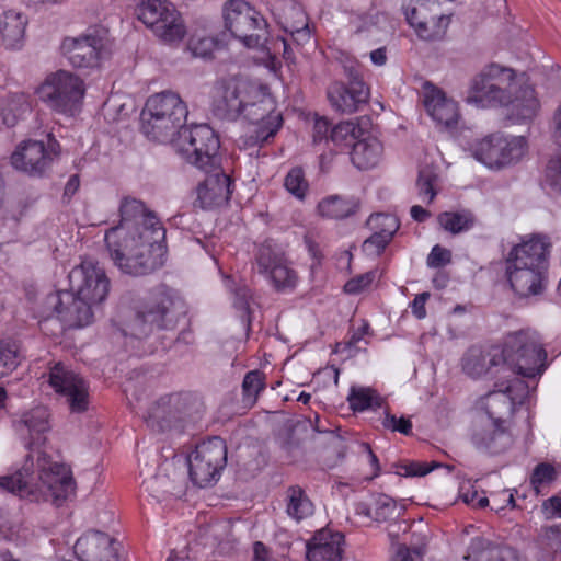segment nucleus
Wrapping results in <instances>:
<instances>
[{
    "mask_svg": "<svg viewBox=\"0 0 561 561\" xmlns=\"http://www.w3.org/2000/svg\"><path fill=\"white\" fill-rule=\"evenodd\" d=\"M188 473L192 482L204 488L217 481L227 463V447L220 437H211L198 444L187 457Z\"/></svg>",
    "mask_w": 561,
    "mask_h": 561,
    "instance_id": "9b49d317",
    "label": "nucleus"
},
{
    "mask_svg": "<svg viewBox=\"0 0 561 561\" xmlns=\"http://www.w3.org/2000/svg\"><path fill=\"white\" fill-rule=\"evenodd\" d=\"M104 118L117 128L126 126L129 118V108L124 103H118L116 100H108L103 107Z\"/></svg>",
    "mask_w": 561,
    "mask_h": 561,
    "instance_id": "09e8293b",
    "label": "nucleus"
},
{
    "mask_svg": "<svg viewBox=\"0 0 561 561\" xmlns=\"http://www.w3.org/2000/svg\"><path fill=\"white\" fill-rule=\"evenodd\" d=\"M423 104L428 116L436 125L448 131L460 130L463 127L459 104L442 89L425 84Z\"/></svg>",
    "mask_w": 561,
    "mask_h": 561,
    "instance_id": "6ab92c4d",
    "label": "nucleus"
},
{
    "mask_svg": "<svg viewBox=\"0 0 561 561\" xmlns=\"http://www.w3.org/2000/svg\"><path fill=\"white\" fill-rule=\"evenodd\" d=\"M93 305L95 304L79 297L71 289L55 291L46 296L43 313L45 320L56 317L69 328H82L92 321Z\"/></svg>",
    "mask_w": 561,
    "mask_h": 561,
    "instance_id": "f8f14e48",
    "label": "nucleus"
},
{
    "mask_svg": "<svg viewBox=\"0 0 561 561\" xmlns=\"http://www.w3.org/2000/svg\"><path fill=\"white\" fill-rule=\"evenodd\" d=\"M400 515L397 502L386 495L378 494L374 500V520L385 523L396 519Z\"/></svg>",
    "mask_w": 561,
    "mask_h": 561,
    "instance_id": "a18cd8bd",
    "label": "nucleus"
},
{
    "mask_svg": "<svg viewBox=\"0 0 561 561\" xmlns=\"http://www.w3.org/2000/svg\"><path fill=\"white\" fill-rule=\"evenodd\" d=\"M284 251L272 240L261 243L255 251L254 262L259 274L264 277L286 260Z\"/></svg>",
    "mask_w": 561,
    "mask_h": 561,
    "instance_id": "e433bc0d",
    "label": "nucleus"
},
{
    "mask_svg": "<svg viewBox=\"0 0 561 561\" xmlns=\"http://www.w3.org/2000/svg\"><path fill=\"white\" fill-rule=\"evenodd\" d=\"M436 181L437 174L430 167L422 168L419 171V176L416 181L419 195L427 197L428 203H431L437 194L436 190L434 188Z\"/></svg>",
    "mask_w": 561,
    "mask_h": 561,
    "instance_id": "603ef678",
    "label": "nucleus"
},
{
    "mask_svg": "<svg viewBox=\"0 0 561 561\" xmlns=\"http://www.w3.org/2000/svg\"><path fill=\"white\" fill-rule=\"evenodd\" d=\"M382 150V142H353L350 156L357 169L367 170L378 163Z\"/></svg>",
    "mask_w": 561,
    "mask_h": 561,
    "instance_id": "58836bf2",
    "label": "nucleus"
},
{
    "mask_svg": "<svg viewBox=\"0 0 561 561\" xmlns=\"http://www.w3.org/2000/svg\"><path fill=\"white\" fill-rule=\"evenodd\" d=\"M556 468L548 462H541L535 467L530 477V483L534 489L539 492L541 486L551 483L556 480Z\"/></svg>",
    "mask_w": 561,
    "mask_h": 561,
    "instance_id": "5fc2aeb1",
    "label": "nucleus"
},
{
    "mask_svg": "<svg viewBox=\"0 0 561 561\" xmlns=\"http://www.w3.org/2000/svg\"><path fill=\"white\" fill-rule=\"evenodd\" d=\"M25 456L21 469L13 474L0 477V488L20 496L31 495L46 488L54 502L60 505L75 492L76 482L69 466L51 460L44 451Z\"/></svg>",
    "mask_w": 561,
    "mask_h": 561,
    "instance_id": "39448f33",
    "label": "nucleus"
},
{
    "mask_svg": "<svg viewBox=\"0 0 561 561\" xmlns=\"http://www.w3.org/2000/svg\"><path fill=\"white\" fill-rule=\"evenodd\" d=\"M350 82H333L327 90L330 105L340 113L352 114L369 99V89L357 72L350 71Z\"/></svg>",
    "mask_w": 561,
    "mask_h": 561,
    "instance_id": "aec40b11",
    "label": "nucleus"
},
{
    "mask_svg": "<svg viewBox=\"0 0 561 561\" xmlns=\"http://www.w3.org/2000/svg\"><path fill=\"white\" fill-rule=\"evenodd\" d=\"M540 549L553 554L561 553V522L542 527L540 534Z\"/></svg>",
    "mask_w": 561,
    "mask_h": 561,
    "instance_id": "3c124183",
    "label": "nucleus"
},
{
    "mask_svg": "<svg viewBox=\"0 0 561 561\" xmlns=\"http://www.w3.org/2000/svg\"><path fill=\"white\" fill-rule=\"evenodd\" d=\"M284 186L297 199L304 201L309 191V183L305 178L302 168L295 167L290 169L285 176Z\"/></svg>",
    "mask_w": 561,
    "mask_h": 561,
    "instance_id": "c03bdc74",
    "label": "nucleus"
},
{
    "mask_svg": "<svg viewBox=\"0 0 561 561\" xmlns=\"http://www.w3.org/2000/svg\"><path fill=\"white\" fill-rule=\"evenodd\" d=\"M376 277L375 271H369L348 279L344 285V291L356 295L370 286Z\"/></svg>",
    "mask_w": 561,
    "mask_h": 561,
    "instance_id": "052dcab7",
    "label": "nucleus"
},
{
    "mask_svg": "<svg viewBox=\"0 0 561 561\" xmlns=\"http://www.w3.org/2000/svg\"><path fill=\"white\" fill-rule=\"evenodd\" d=\"M48 382L54 390L66 398L71 413L87 412L90 407L88 382L67 369L61 363H56L48 374Z\"/></svg>",
    "mask_w": 561,
    "mask_h": 561,
    "instance_id": "dca6fc26",
    "label": "nucleus"
},
{
    "mask_svg": "<svg viewBox=\"0 0 561 561\" xmlns=\"http://www.w3.org/2000/svg\"><path fill=\"white\" fill-rule=\"evenodd\" d=\"M430 294L425 291L416 295L411 302V311L417 319H424L426 317L425 304Z\"/></svg>",
    "mask_w": 561,
    "mask_h": 561,
    "instance_id": "338daca9",
    "label": "nucleus"
},
{
    "mask_svg": "<svg viewBox=\"0 0 561 561\" xmlns=\"http://www.w3.org/2000/svg\"><path fill=\"white\" fill-rule=\"evenodd\" d=\"M313 140H369L376 138L373 121L369 116L341 122L331 127L325 117H312Z\"/></svg>",
    "mask_w": 561,
    "mask_h": 561,
    "instance_id": "f3484780",
    "label": "nucleus"
},
{
    "mask_svg": "<svg viewBox=\"0 0 561 561\" xmlns=\"http://www.w3.org/2000/svg\"><path fill=\"white\" fill-rule=\"evenodd\" d=\"M546 359L547 353L537 333L523 330L507 334L501 345L486 350L470 347L462 358V369L472 378L484 374L535 378L545 371Z\"/></svg>",
    "mask_w": 561,
    "mask_h": 561,
    "instance_id": "f03ea898",
    "label": "nucleus"
},
{
    "mask_svg": "<svg viewBox=\"0 0 561 561\" xmlns=\"http://www.w3.org/2000/svg\"><path fill=\"white\" fill-rule=\"evenodd\" d=\"M115 540L99 530H89L77 539L73 551L80 561H118Z\"/></svg>",
    "mask_w": 561,
    "mask_h": 561,
    "instance_id": "a878e982",
    "label": "nucleus"
},
{
    "mask_svg": "<svg viewBox=\"0 0 561 561\" xmlns=\"http://www.w3.org/2000/svg\"><path fill=\"white\" fill-rule=\"evenodd\" d=\"M471 443L479 451L494 456L510 449L514 437L508 424L481 421L472 428Z\"/></svg>",
    "mask_w": 561,
    "mask_h": 561,
    "instance_id": "4be33fe9",
    "label": "nucleus"
},
{
    "mask_svg": "<svg viewBox=\"0 0 561 561\" xmlns=\"http://www.w3.org/2000/svg\"><path fill=\"white\" fill-rule=\"evenodd\" d=\"M85 90L84 80L77 73L59 69L44 78L35 94L51 111L76 116L81 111Z\"/></svg>",
    "mask_w": 561,
    "mask_h": 561,
    "instance_id": "0eeeda50",
    "label": "nucleus"
},
{
    "mask_svg": "<svg viewBox=\"0 0 561 561\" xmlns=\"http://www.w3.org/2000/svg\"><path fill=\"white\" fill-rule=\"evenodd\" d=\"M265 277L270 280L276 291L293 290L298 280L297 273L289 266L287 259L272 270V272Z\"/></svg>",
    "mask_w": 561,
    "mask_h": 561,
    "instance_id": "79ce46f5",
    "label": "nucleus"
},
{
    "mask_svg": "<svg viewBox=\"0 0 561 561\" xmlns=\"http://www.w3.org/2000/svg\"><path fill=\"white\" fill-rule=\"evenodd\" d=\"M232 192L233 181L229 175L224 172L210 174L197 185L193 206L203 210L213 209L228 203Z\"/></svg>",
    "mask_w": 561,
    "mask_h": 561,
    "instance_id": "393cba45",
    "label": "nucleus"
},
{
    "mask_svg": "<svg viewBox=\"0 0 561 561\" xmlns=\"http://www.w3.org/2000/svg\"><path fill=\"white\" fill-rule=\"evenodd\" d=\"M20 364V353L15 344L0 343V379L10 375Z\"/></svg>",
    "mask_w": 561,
    "mask_h": 561,
    "instance_id": "8fccbe9b",
    "label": "nucleus"
},
{
    "mask_svg": "<svg viewBox=\"0 0 561 561\" xmlns=\"http://www.w3.org/2000/svg\"><path fill=\"white\" fill-rule=\"evenodd\" d=\"M136 14L139 21L165 43L180 42L186 34L180 12L169 0H145L137 5Z\"/></svg>",
    "mask_w": 561,
    "mask_h": 561,
    "instance_id": "9d476101",
    "label": "nucleus"
},
{
    "mask_svg": "<svg viewBox=\"0 0 561 561\" xmlns=\"http://www.w3.org/2000/svg\"><path fill=\"white\" fill-rule=\"evenodd\" d=\"M465 148L489 168H501L519 160L527 151V142H467Z\"/></svg>",
    "mask_w": 561,
    "mask_h": 561,
    "instance_id": "412c9836",
    "label": "nucleus"
},
{
    "mask_svg": "<svg viewBox=\"0 0 561 561\" xmlns=\"http://www.w3.org/2000/svg\"><path fill=\"white\" fill-rule=\"evenodd\" d=\"M343 542L341 533L321 529L307 543V558L309 561H341Z\"/></svg>",
    "mask_w": 561,
    "mask_h": 561,
    "instance_id": "c85d7f7f",
    "label": "nucleus"
},
{
    "mask_svg": "<svg viewBox=\"0 0 561 561\" xmlns=\"http://www.w3.org/2000/svg\"><path fill=\"white\" fill-rule=\"evenodd\" d=\"M449 22V16L443 14L439 8H436L435 12H431L430 16H416L415 9L409 10L408 13V24L423 41L442 39L446 34Z\"/></svg>",
    "mask_w": 561,
    "mask_h": 561,
    "instance_id": "c756f323",
    "label": "nucleus"
},
{
    "mask_svg": "<svg viewBox=\"0 0 561 561\" xmlns=\"http://www.w3.org/2000/svg\"><path fill=\"white\" fill-rule=\"evenodd\" d=\"M551 249L552 243L548 236L534 233L508 251L505 263H525L528 266L548 268Z\"/></svg>",
    "mask_w": 561,
    "mask_h": 561,
    "instance_id": "b1692460",
    "label": "nucleus"
},
{
    "mask_svg": "<svg viewBox=\"0 0 561 561\" xmlns=\"http://www.w3.org/2000/svg\"><path fill=\"white\" fill-rule=\"evenodd\" d=\"M139 130L144 137L152 140L178 137L179 140H211L217 137L206 123L179 125L145 103L139 115Z\"/></svg>",
    "mask_w": 561,
    "mask_h": 561,
    "instance_id": "1a4fd4ad",
    "label": "nucleus"
},
{
    "mask_svg": "<svg viewBox=\"0 0 561 561\" xmlns=\"http://www.w3.org/2000/svg\"><path fill=\"white\" fill-rule=\"evenodd\" d=\"M293 13L297 18V26L290 28V37L297 45H305L311 37L307 15L297 7H293Z\"/></svg>",
    "mask_w": 561,
    "mask_h": 561,
    "instance_id": "864d4df0",
    "label": "nucleus"
},
{
    "mask_svg": "<svg viewBox=\"0 0 561 561\" xmlns=\"http://www.w3.org/2000/svg\"><path fill=\"white\" fill-rule=\"evenodd\" d=\"M439 8L436 0H403L402 11L408 21L409 10L415 9L416 16H430L431 12H435Z\"/></svg>",
    "mask_w": 561,
    "mask_h": 561,
    "instance_id": "6e6d98bb",
    "label": "nucleus"
},
{
    "mask_svg": "<svg viewBox=\"0 0 561 561\" xmlns=\"http://www.w3.org/2000/svg\"><path fill=\"white\" fill-rule=\"evenodd\" d=\"M492 561H522L516 549L508 546H497L493 551Z\"/></svg>",
    "mask_w": 561,
    "mask_h": 561,
    "instance_id": "69168bd1",
    "label": "nucleus"
},
{
    "mask_svg": "<svg viewBox=\"0 0 561 561\" xmlns=\"http://www.w3.org/2000/svg\"><path fill=\"white\" fill-rule=\"evenodd\" d=\"M15 430L23 437L24 447L34 454L41 451L45 444V434L50 431V412L45 405H37L24 412L14 424Z\"/></svg>",
    "mask_w": 561,
    "mask_h": 561,
    "instance_id": "5701e85b",
    "label": "nucleus"
},
{
    "mask_svg": "<svg viewBox=\"0 0 561 561\" xmlns=\"http://www.w3.org/2000/svg\"><path fill=\"white\" fill-rule=\"evenodd\" d=\"M30 112V98L23 92L8 94L0 101V119L5 127H13Z\"/></svg>",
    "mask_w": 561,
    "mask_h": 561,
    "instance_id": "f704fd0d",
    "label": "nucleus"
},
{
    "mask_svg": "<svg viewBox=\"0 0 561 561\" xmlns=\"http://www.w3.org/2000/svg\"><path fill=\"white\" fill-rule=\"evenodd\" d=\"M28 19L25 14L8 10L0 19V36L8 49H20L25 42Z\"/></svg>",
    "mask_w": 561,
    "mask_h": 561,
    "instance_id": "2f4dec72",
    "label": "nucleus"
},
{
    "mask_svg": "<svg viewBox=\"0 0 561 561\" xmlns=\"http://www.w3.org/2000/svg\"><path fill=\"white\" fill-rule=\"evenodd\" d=\"M70 289L79 297L95 305L105 300L110 291V279L104 270L92 260H84L69 273Z\"/></svg>",
    "mask_w": 561,
    "mask_h": 561,
    "instance_id": "2eb2a0df",
    "label": "nucleus"
},
{
    "mask_svg": "<svg viewBox=\"0 0 561 561\" xmlns=\"http://www.w3.org/2000/svg\"><path fill=\"white\" fill-rule=\"evenodd\" d=\"M548 268L505 263V273L512 289L520 297L539 295L545 288Z\"/></svg>",
    "mask_w": 561,
    "mask_h": 561,
    "instance_id": "bb28decb",
    "label": "nucleus"
},
{
    "mask_svg": "<svg viewBox=\"0 0 561 561\" xmlns=\"http://www.w3.org/2000/svg\"><path fill=\"white\" fill-rule=\"evenodd\" d=\"M514 398L512 397V387L506 385L504 388L490 391L483 401V408L488 414V420L508 424L507 417L514 412Z\"/></svg>",
    "mask_w": 561,
    "mask_h": 561,
    "instance_id": "473e14b6",
    "label": "nucleus"
},
{
    "mask_svg": "<svg viewBox=\"0 0 561 561\" xmlns=\"http://www.w3.org/2000/svg\"><path fill=\"white\" fill-rule=\"evenodd\" d=\"M541 507L546 518H561V496L554 495L545 500Z\"/></svg>",
    "mask_w": 561,
    "mask_h": 561,
    "instance_id": "0e129e2a",
    "label": "nucleus"
},
{
    "mask_svg": "<svg viewBox=\"0 0 561 561\" xmlns=\"http://www.w3.org/2000/svg\"><path fill=\"white\" fill-rule=\"evenodd\" d=\"M175 151L190 164L209 173L220 165V142H171Z\"/></svg>",
    "mask_w": 561,
    "mask_h": 561,
    "instance_id": "cd10ccee",
    "label": "nucleus"
},
{
    "mask_svg": "<svg viewBox=\"0 0 561 561\" xmlns=\"http://www.w3.org/2000/svg\"><path fill=\"white\" fill-rule=\"evenodd\" d=\"M350 408L354 412H364L366 410H377L383 407L385 400L370 387L352 386L347 396Z\"/></svg>",
    "mask_w": 561,
    "mask_h": 561,
    "instance_id": "4c0bfd02",
    "label": "nucleus"
},
{
    "mask_svg": "<svg viewBox=\"0 0 561 561\" xmlns=\"http://www.w3.org/2000/svg\"><path fill=\"white\" fill-rule=\"evenodd\" d=\"M360 201L355 196L329 195L322 198L317 206L321 217L344 220L357 214Z\"/></svg>",
    "mask_w": 561,
    "mask_h": 561,
    "instance_id": "72a5a7b5",
    "label": "nucleus"
},
{
    "mask_svg": "<svg viewBox=\"0 0 561 561\" xmlns=\"http://www.w3.org/2000/svg\"><path fill=\"white\" fill-rule=\"evenodd\" d=\"M204 404L191 392H178L161 397L151 409L147 425L154 432L182 431L187 422L202 415Z\"/></svg>",
    "mask_w": 561,
    "mask_h": 561,
    "instance_id": "6e6552de",
    "label": "nucleus"
},
{
    "mask_svg": "<svg viewBox=\"0 0 561 561\" xmlns=\"http://www.w3.org/2000/svg\"><path fill=\"white\" fill-rule=\"evenodd\" d=\"M465 101L480 108L507 107L516 119H531L540 107L534 88L499 64L485 66L471 79Z\"/></svg>",
    "mask_w": 561,
    "mask_h": 561,
    "instance_id": "7ed1b4c3",
    "label": "nucleus"
},
{
    "mask_svg": "<svg viewBox=\"0 0 561 561\" xmlns=\"http://www.w3.org/2000/svg\"><path fill=\"white\" fill-rule=\"evenodd\" d=\"M121 220L105 232V244L113 264L124 274L146 276L165 263V229L141 201L124 198Z\"/></svg>",
    "mask_w": 561,
    "mask_h": 561,
    "instance_id": "f257e3e1",
    "label": "nucleus"
},
{
    "mask_svg": "<svg viewBox=\"0 0 561 561\" xmlns=\"http://www.w3.org/2000/svg\"><path fill=\"white\" fill-rule=\"evenodd\" d=\"M397 468V474L403 477H424L430 473L437 465L428 466L417 461H411L408 463H400L394 466Z\"/></svg>",
    "mask_w": 561,
    "mask_h": 561,
    "instance_id": "680f3d73",
    "label": "nucleus"
},
{
    "mask_svg": "<svg viewBox=\"0 0 561 561\" xmlns=\"http://www.w3.org/2000/svg\"><path fill=\"white\" fill-rule=\"evenodd\" d=\"M286 514L299 523L314 512V505L306 491L299 485H290L285 492Z\"/></svg>",
    "mask_w": 561,
    "mask_h": 561,
    "instance_id": "c9c22d12",
    "label": "nucleus"
},
{
    "mask_svg": "<svg viewBox=\"0 0 561 561\" xmlns=\"http://www.w3.org/2000/svg\"><path fill=\"white\" fill-rule=\"evenodd\" d=\"M224 20L226 28L247 47L254 48L262 44V36L251 32L261 30L265 22L248 2L243 0L227 1L224 5Z\"/></svg>",
    "mask_w": 561,
    "mask_h": 561,
    "instance_id": "4468645a",
    "label": "nucleus"
},
{
    "mask_svg": "<svg viewBox=\"0 0 561 561\" xmlns=\"http://www.w3.org/2000/svg\"><path fill=\"white\" fill-rule=\"evenodd\" d=\"M146 104L156 110L160 116H164L179 125H185L188 108L182 98L173 91L165 90L150 95Z\"/></svg>",
    "mask_w": 561,
    "mask_h": 561,
    "instance_id": "7c9ffc66",
    "label": "nucleus"
},
{
    "mask_svg": "<svg viewBox=\"0 0 561 561\" xmlns=\"http://www.w3.org/2000/svg\"><path fill=\"white\" fill-rule=\"evenodd\" d=\"M222 111L230 119L243 117L256 126L255 140H268L282 127V114L266 88L250 80L233 77L221 84Z\"/></svg>",
    "mask_w": 561,
    "mask_h": 561,
    "instance_id": "20e7f679",
    "label": "nucleus"
},
{
    "mask_svg": "<svg viewBox=\"0 0 561 561\" xmlns=\"http://www.w3.org/2000/svg\"><path fill=\"white\" fill-rule=\"evenodd\" d=\"M391 240L390 234H380L373 231V234L364 241L363 251L368 255L379 256Z\"/></svg>",
    "mask_w": 561,
    "mask_h": 561,
    "instance_id": "4d7b16f0",
    "label": "nucleus"
},
{
    "mask_svg": "<svg viewBox=\"0 0 561 561\" xmlns=\"http://www.w3.org/2000/svg\"><path fill=\"white\" fill-rule=\"evenodd\" d=\"M183 313L182 300L172 289L160 285L124 314L121 331L125 336L147 339L160 331L174 330Z\"/></svg>",
    "mask_w": 561,
    "mask_h": 561,
    "instance_id": "423d86ee",
    "label": "nucleus"
},
{
    "mask_svg": "<svg viewBox=\"0 0 561 561\" xmlns=\"http://www.w3.org/2000/svg\"><path fill=\"white\" fill-rule=\"evenodd\" d=\"M451 262L450 250L436 244L432 248L426 259V264L431 268H440Z\"/></svg>",
    "mask_w": 561,
    "mask_h": 561,
    "instance_id": "e2e57ef3",
    "label": "nucleus"
},
{
    "mask_svg": "<svg viewBox=\"0 0 561 561\" xmlns=\"http://www.w3.org/2000/svg\"><path fill=\"white\" fill-rule=\"evenodd\" d=\"M366 224L371 231L380 234H390L391 238H393L400 226L396 216L382 213L370 215Z\"/></svg>",
    "mask_w": 561,
    "mask_h": 561,
    "instance_id": "49530a36",
    "label": "nucleus"
},
{
    "mask_svg": "<svg viewBox=\"0 0 561 561\" xmlns=\"http://www.w3.org/2000/svg\"><path fill=\"white\" fill-rule=\"evenodd\" d=\"M79 187H80V178L78 174H72L69 178V180L67 181L65 188H64V194H62L64 202L69 203L70 199L72 198V196L78 192Z\"/></svg>",
    "mask_w": 561,
    "mask_h": 561,
    "instance_id": "774afa93",
    "label": "nucleus"
},
{
    "mask_svg": "<svg viewBox=\"0 0 561 561\" xmlns=\"http://www.w3.org/2000/svg\"><path fill=\"white\" fill-rule=\"evenodd\" d=\"M542 185L561 195V142L551 153L543 171Z\"/></svg>",
    "mask_w": 561,
    "mask_h": 561,
    "instance_id": "37998d69",
    "label": "nucleus"
},
{
    "mask_svg": "<svg viewBox=\"0 0 561 561\" xmlns=\"http://www.w3.org/2000/svg\"><path fill=\"white\" fill-rule=\"evenodd\" d=\"M59 153V142H22L10 159L15 170L41 176Z\"/></svg>",
    "mask_w": 561,
    "mask_h": 561,
    "instance_id": "a211bd4d",
    "label": "nucleus"
},
{
    "mask_svg": "<svg viewBox=\"0 0 561 561\" xmlns=\"http://www.w3.org/2000/svg\"><path fill=\"white\" fill-rule=\"evenodd\" d=\"M381 424L386 430H389L391 432H399L407 436L412 434V422L410 421V419L404 416L398 419L388 410H385V417Z\"/></svg>",
    "mask_w": 561,
    "mask_h": 561,
    "instance_id": "13d9d810",
    "label": "nucleus"
},
{
    "mask_svg": "<svg viewBox=\"0 0 561 561\" xmlns=\"http://www.w3.org/2000/svg\"><path fill=\"white\" fill-rule=\"evenodd\" d=\"M241 387L244 407L252 408L257 402L260 393L265 389V374L259 369L248 371Z\"/></svg>",
    "mask_w": 561,
    "mask_h": 561,
    "instance_id": "a19ab883",
    "label": "nucleus"
},
{
    "mask_svg": "<svg viewBox=\"0 0 561 561\" xmlns=\"http://www.w3.org/2000/svg\"><path fill=\"white\" fill-rule=\"evenodd\" d=\"M216 47V42L211 37L192 36L188 42V49L195 57L207 58Z\"/></svg>",
    "mask_w": 561,
    "mask_h": 561,
    "instance_id": "bf43d9fd",
    "label": "nucleus"
},
{
    "mask_svg": "<svg viewBox=\"0 0 561 561\" xmlns=\"http://www.w3.org/2000/svg\"><path fill=\"white\" fill-rule=\"evenodd\" d=\"M106 42L103 31L89 30L82 35L64 38L60 49L72 67L93 69L98 68L104 58Z\"/></svg>",
    "mask_w": 561,
    "mask_h": 561,
    "instance_id": "ddd939ff",
    "label": "nucleus"
},
{
    "mask_svg": "<svg viewBox=\"0 0 561 561\" xmlns=\"http://www.w3.org/2000/svg\"><path fill=\"white\" fill-rule=\"evenodd\" d=\"M497 548L483 537H474L468 547L467 561H492L493 551Z\"/></svg>",
    "mask_w": 561,
    "mask_h": 561,
    "instance_id": "de8ad7c7",
    "label": "nucleus"
},
{
    "mask_svg": "<svg viewBox=\"0 0 561 561\" xmlns=\"http://www.w3.org/2000/svg\"><path fill=\"white\" fill-rule=\"evenodd\" d=\"M439 226L451 234H459L472 229L477 222L470 210L444 211L438 215Z\"/></svg>",
    "mask_w": 561,
    "mask_h": 561,
    "instance_id": "ea45409f",
    "label": "nucleus"
}]
</instances>
